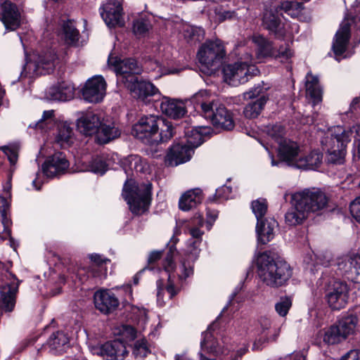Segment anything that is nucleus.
Wrapping results in <instances>:
<instances>
[{"label": "nucleus", "mask_w": 360, "mask_h": 360, "mask_svg": "<svg viewBox=\"0 0 360 360\" xmlns=\"http://www.w3.org/2000/svg\"><path fill=\"white\" fill-rule=\"evenodd\" d=\"M102 119L100 115L94 112H86L77 120V127L79 131L88 136L96 134L102 124Z\"/></svg>", "instance_id": "nucleus-14"}, {"label": "nucleus", "mask_w": 360, "mask_h": 360, "mask_svg": "<svg viewBox=\"0 0 360 360\" xmlns=\"http://www.w3.org/2000/svg\"><path fill=\"white\" fill-rule=\"evenodd\" d=\"M74 132L72 128L66 122L57 124L55 141L63 148L69 147L74 141Z\"/></svg>", "instance_id": "nucleus-33"}, {"label": "nucleus", "mask_w": 360, "mask_h": 360, "mask_svg": "<svg viewBox=\"0 0 360 360\" xmlns=\"http://www.w3.org/2000/svg\"><path fill=\"white\" fill-rule=\"evenodd\" d=\"M185 134L186 141L184 143L192 147L193 150L200 146L203 142L202 134L198 128H188Z\"/></svg>", "instance_id": "nucleus-43"}, {"label": "nucleus", "mask_w": 360, "mask_h": 360, "mask_svg": "<svg viewBox=\"0 0 360 360\" xmlns=\"http://www.w3.org/2000/svg\"><path fill=\"white\" fill-rule=\"evenodd\" d=\"M162 112L174 119L182 117L186 112L184 103L179 100L164 97L160 104Z\"/></svg>", "instance_id": "nucleus-25"}, {"label": "nucleus", "mask_w": 360, "mask_h": 360, "mask_svg": "<svg viewBox=\"0 0 360 360\" xmlns=\"http://www.w3.org/2000/svg\"><path fill=\"white\" fill-rule=\"evenodd\" d=\"M338 269L345 274L360 276V255H353L340 259Z\"/></svg>", "instance_id": "nucleus-31"}, {"label": "nucleus", "mask_w": 360, "mask_h": 360, "mask_svg": "<svg viewBox=\"0 0 360 360\" xmlns=\"http://www.w3.org/2000/svg\"><path fill=\"white\" fill-rule=\"evenodd\" d=\"M108 65L112 68H135L137 62L134 58H122L110 54L108 60Z\"/></svg>", "instance_id": "nucleus-46"}, {"label": "nucleus", "mask_w": 360, "mask_h": 360, "mask_svg": "<svg viewBox=\"0 0 360 360\" xmlns=\"http://www.w3.org/2000/svg\"><path fill=\"white\" fill-rule=\"evenodd\" d=\"M349 210L353 217L360 223V197L351 202Z\"/></svg>", "instance_id": "nucleus-64"}, {"label": "nucleus", "mask_w": 360, "mask_h": 360, "mask_svg": "<svg viewBox=\"0 0 360 360\" xmlns=\"http://www.w3.org/2000/svg\"><path fill=\"white\" fill-rule=\"evenodd\" d=\"M352 20L345 18L334 37L332 49L335 56H341L346 51L351 37L350 28Z\"/></svg>", "instance_id": "nucleus-11"}, {"label": "nucleus", "mask_w": 360, "mask_h": 360, "mask_svg": "<svg viewBox=\"0 0 360 360\" xmlns=\"http://www.w3.org/2000/svg\"><path fill=\"white\" fill-rule=\"evenodd\" d=\"M304 9L303 4L295 1H283L279 6V11H283L290 17L300 18Z\"/></svg>", "instance_id": "nucleus-40"}, {"label": "nucleus", "mask_w": 360, "mask_h": 360, "mask_svg": "<svg viewBox=\"0 0 360 360\" xmlns=\"http://www.w3.org/2000/svg\"><path fill=\"white\" fill-rule=\"evenodd\" d=\"M48 94L51 100L69 101L75 96V86L71 82H63L50 88Z\"/></svg>", "instance_id": "nucleus-21"}, {"label": "nucleus", "mask_w": 360, "mask_h": 360, "mask_svg": "<svg viewBox=\"0 0 360 360\" xmlns=\"http://www.w3.org/2000/svg\"><path fill=\"white\" fill-rule=\"evenodd\" d=\"M345 340L335 324L326 330L323 338V342L328 345L338 344Z\"/></svg>", "instance_id": "nucleus-44"}, {"label": "nucleus", "mask_w": 360, "mask_h": 360, "mask_svg": "<svg viewBox=\"0 0 360 360\" xmlns=\"http://www.w3.org/2000/svg\"><path fill=\"white\" fill-rule=\"evenodd\" d=\"M161 125H164V118L152 115L144 116L134 126V134L137 139H148L159 131Z\"/></svg>", "instance_id": "nucleus-8"}, {"label": "nucleus", "mask_w": 360, "mask_h": 360, "mask_svg": "<svg viewBox=\"0 0 360 360\" xmlns=\"http://www.w3.org/2000/svg\"><path fill=\"white\" fill-rule=\"evenodd\" d=\"M176 252V249L171 247L167 254L164 262V268L167 272H172L175 269V265L173 263V258Z\"/></svg>", "instance_id": "nucleus-60"}, {"label": "nucleus", "mask_w": 360, "mask_h": 360, "mask_svg": "<svg viewBox=\"0 0 360 360\" xmlns=\"http://www.w3.org/2000/svg\"><path fill=\"white\" fill-rule=\"evenodd\" d=\"M69 340L67 335L62 332H56L53 333L47 343L53 349L60 350V347L68 344Z\"/></svg>", "instance_id": "nucleus-48"}, {"label": "nucleus", "mask_w": 360, "mask_h": 360, "mask_svg": "<svg viewBox=\"0 0 360 360\" xmlns=\"http://www.w3.org/2000/svg\"><path fill=\"white\" fill-rule=\"evenodd\" d=\"M322 154L318 150H312L309 153H301L293 164L294 167L300 169H314L319 167L322 163Z\"/></svg>", "instance_id": "nucleus-24"}, {"label": "nucleus", "mask_w": 360, "mask_h": 360, "mask_svg": "<svg viewBox=\"0 0 360 360\" xmlns=\"http://www.w3.org/2000/svg\"><path fill=\"white\" fill-rule=\"evenodd\" d=\"M279 11H276V15L271 11H266L263 16L264 26L271 32H276L281 25V20L278 17Z\"/></svg>", "instance_id": "nucleus-42"}, {"label": "nucleus", "mask_w": 360, "mask_h": 360, "mask_svg": "<svg viewBox=\"0 0 360 360\" xmlns=\"http://www.w3.org/2000/svg\"><path fill=\"white\" fill-rule=\"evenodd\" d=\"M94 298L96 308L103 314L112 312L120 304L118 299L108 290L97 291Z\"/></svg>", "instance_id": "nucleus-16"}, {"label": "nucleus", "mask_w": 360, "mask_h": 360, "mask_svg": "<svg viewBox=\"0 0 360 360\" xmlns=\"http://www.w3.org/2000/svg\"><path fill=\"white\" fill-rule=\"evenodd\" d=\"M193 150L192 147L186 144L184 141L174 143L169 148V151L165 157V162L167 166H176L184 163L192 157Z\"/></svg>", "instance_id": "nucleus-10"}, {"label": "nucleus", "mask_w": 360, "mask_h": 360, "mask_svg": "<svg viewBox=\"0 0 360 360\" xmlns=\"http://www.w3.org/2000/svg\"><path fill=\"white\" fill-rule=\"evenodd\" d=\"M120 135V131L114 124L107 125L102 122L96 133L98 142L104 144L117 138Z\"/></svg>", "instance_id": "nucleus-37"}, {"label": "nucleus", "mask_w": 360, "mask_h": 360, "mask_svg": "<svg viewBox=\"0 0 360 360\" xmlns=\"http://www.w3.org/2000/svg\"><path fill=\"white\" fill-rule=\"evenodd\" d=\"M54 110H45L43 112L41 118L34 124L33 127L42 131H46L52 127L54 124Z\"/></svg>", "instance_id": "nucleus-45"}, {"label": "nucleus", "mask_w": 360, "mask_h": 360, "mask_svg": "<svg viewBox=\"0 0 360 360\" xmlns=\"http://www.w3.org/2000/svg\"><path fill=\"white\" fill-rule=\"evenodd\" d=\"M68 167L69 162L65 156L58 153L52 155L44 163L42 170L47 177H53L63 173Z\"/></svg>", "instance_id": "nucleus-17"}, {"label": "nucleus", "mask_w": 360, "mask_h": 360, "mask_svg": "<svg viewBox=\"0 0 360 360\" xmlns=\"http://www.w3.org/2000/svg\"><path fill=\"white\" fill-rule=\"evenodd\" d=\"M151 184L140 185L133 179L127 180L123 187L122 196L127 201L131 211L136 214L146 212L150 202Z\"/></svg>", "instance_id": "nucleus-3"}, {"label": "nucleus", "mask_w": 360, "mask_h": 360, "mask_svg": "<svg viewBox=\"0 0 360 360\" xmlns=\"http://www.w3.org/2000/svg\"><path fill=\"white\" fill-rule=\"evenodd\" d=\"M1 20L6 30L14 31L21 24L22 18L17 6L9 2L5 1L1 4Z\"/></svg>", "instance_id": "nucleus-12"}, {"label": "nucleus", "mask_w": 360, "mask_h": 360, "mask_svg": "<svg viewBox=\"0 0 360 360\" xmlns=\"http://www.w3.org/2000/svg\"><path fill=\"white\" fill-rule=\"evenodd\" d=\"M202 338L200 343V360H217L214 356L219 353V349L213 334L207 330L202 333Z\"/></svg>", "instance_id": "nucleus-20"}, {"label": "nucleus", "mask_w": 360, "mask_h": 360, "mask_svg": "<svg viewBox=\"0 0 360 360\" xmlns=\"http://www.w3.org/2000/svg\"><path fill=\"white\" fill-rule=\"evenodd\" d=\"M160 141H167L173 136V127L172 124L164 119V125L160 127Z\"/></svg>", "instance_id": "nucleus-58"}, {"label": "nucleus", "mask_w": 360, "mask_h": 360, "mask_svg": "<svg viewBox=\"0 0 360 360\" xmlns=\"http://www.w3.org/2000/svg\"><path fill=\"white\" fill-rule=\"evenodd\" d=\"M278 150L280 158L291 166H294L293 162L298 159L301 153L298 143L288 139H281Z\"/></svg>", "instance_id": "nucleus-19"}, {"label": "nucleus", "mask_w": 360, "mask_h": 360, "mask_svg": "<svg viewBox=\"0 0 360 360\" xmlns=\"http://www.w3.org/2000/svg\"><path fill=\"white\" fill-rule=\"evenodd\" d=\"M326 298L329 307L334 310L344 308L349 298L347 285L340 281H334L329 283Z\"/></svg>", "instance_id": "nucleus-7"}, {"label": "nucleus", "mask_w": 360, "mask_h": 360, "mask_svg": "<svg viewBox=\"0 0 360 360\" xmlns=\"http://www.w3.org/2000/svg\"><path fill=\"white\" fill-rule=\"evenodd\" d=\"M278 226L277 221L273 218L257 221L256 233L257 240L262 244H266L274 237V229Z\"/></svg>", "instance_id": "nucleus-22"}, {"label": "nucleus", "mask_w": 360, "mask_h": 360, "mask_svg": "<svg viewBox=\"0 0 360 360\" xmlns=\"http://www.w3.org/2000/svg\"><path fill=\"white\" fill-rule=\"evenodd\" d=\"M224 82L233 86L247 82L259 74V69H221Z\"/></svg>", "instance_id": "nucleus-15"}, {"label": "nucleus", "mask_w": 360, "mask_h": 360, "mask_svg": "<svg viewBox=\"0 0 360 360\" xmlns=\"http://www.w3.org/2000/svg\"><path fill=\"white\" fill-rule=\"evenodd\" d=\"M335 136L338 139H343L347 143L354 139V146L358 149V155L360 159V124H356L350 128H343L341 126H336Z\"/></svg>", "instance_id": "nucleus-29"}, {"label": "nucleus", "mask_w": 360, "mask_h": 360, "mask_svg": "<svg viewBox=\"0 0 360 360\" xmlns=\"http://www.w3.org/2000/svg\"><path fill=\"white\" fill-rule=\"evenodd\" d=\"M293 200H297L300 205L309 214H319L328 206L329 198L319 188H305L292 194Z\"/></svg>", "instance_id": "nucleus-4"}, {"label": "nucleus", "mask_w": 360, "mask_h": 360, "mask_svg": "<svg viewBox=\"0 0 360 360\" xmlns=\"http://www.w3.org/2000/svg\"><path fill=\"white\" fill-rule=\"evenodd\" d=\"M176 274L180 279H186L193 274V266L189 261L184 259L176 269Z\"/></svg>", "instance_id": "nucleus-53"}, {"label": "nucleus", "mask_w": 360, "mask_h": 360, "mask_svg": "<svg viewBox=\"0 0 360 360\" xmlns=\"http://www.w3.org/2000/svg\"><path fill=\"white\" fill-rule=\"evenodd\" d=\"M132 97L143 102H149L150 98L160 95L159 89L151 82L140 81L131 93Z\"/></svg>", "instance_id": "nucleus-27"}, {"label": "nucleus", "mask_w": 360, "mask_h": 360, "mask_svg": "<svg viewBox=\"0 0 360 360\" xmlns=\"http://www.w3.org/2000/svg\"><path fill=\"white\" fill-rule=\"evenodd\" d=\"M202 201V191L195 188L186 192L180 198L179 206L181 210L188 211Z\"/></svg>", "instance_id": "nucleus-32"}, {"label": "nucleus", "mask_w": 360, "mask_h": 360, "mask_svg": "<svg viewBox=\"0 0 360 360\" xmlns=\"http://www.w3.org/2000/svg\"><path fill=\"white\" fill-rule=\"evenodd\" d=\"M338 269L345 274L360 276V255H353L340 259Z\"/></svg>", "instance_id": "nucleus-30"}, {"label": "nucleus", "mask_w": 360, "mask_h": 360, "mask_svg": "<svg viewBox=\"0 0 360 360\" xmlns=\"http://www.w3.org/2000/svg\"><path fill=\"white\" fill-rule=\"evenodd\" d=\"M204 220L202 216L198 215L195 217L192 221L188 224L187 231L189 234L194 238H201L204 232L200 230V228L203 226Z\"/></svg>", "instance_id": "nucleus-47"}, {"label": "nucleus", "mask_w": 360, "mask_h": 360, "mask_svg": "<svg viewBox=\"0 0 360 360\" xmlns=\"http://www.w3.org/2000/svg\"><path fill=\"white\" fill-rule=\"evenodd\" d=\"M215 15L219 22H223L226 20H233L237 18V15L235 11L223 9L217 11H215Z\"/></svg>", "instance_id": "nucleus-61"}, {"label": "nucleus", "mask_w": 360, "mask_h": 360, "mask_svg": "<svg viewBox=\"0 0 360 360\" xmlns=\"http://www.w3.org/2000/svg\"><path fill=\"white\" fill-rule=\"evenodd\" d=\"M252 210L257 221L262 220L267 211V204L265 199H258L252 201Z\"/></svg>", "instance_id": "nucleus-50"}, {"label": "nucleus", "mask_w": 360, "mask_h": 360, "mask_svg": "<svg viewBox=\"0 0 360 360\" xmlns=\"http://www.w3.org/2000/svg\"><path fill=\"white\" fill-rule=\"evenodd\" d=\"M266 133L271 139H274L278 144L281 139H285L283 136L284 134V128L278 124L267 126Z\"/></svg>", "instance_id": "nucleus-56"}, {"label": "nucleus", "mask_w": 360, "mask_h": 360, "mask_svg": "<svg viewBox=\"0 0 360 360\" xmlns=\"http://www.w3.org/2000/svg\"><path fill=\"white\" fill-rule=\"evenodd\" d=\"M96 354L103 357L105 360H119L127 354L125 345L119 340L108 342L96 349Z\"/></svg>", "instance_id": "nucleus-18"}, {"label": "nucleus", "mask_w": 360, "mask_h": 360, "mask_svg": "<svg viewBox=\"0 0 360 360\" xmlns=\"http://www.w3.org/2000/svg\"><path fill=\"white\" fill-rule=\"evenodd\" d=\"M38 69H22L18 80L21 82H31L38 76Z\"/></svg>", "instance_id": "nucleus-59"}, {"label": "nucleus", "mask_w": 360, "mask_h": 360, "mask_svg": "<svg viewBox=\"0 0 360 360\" xmlns=\"http://www.w3.org/2000/svg\"><path fill=\"white\" fill-rule=\"evenodd\" d=\"M106 82L103 77L96 75L89 79L82 89L84 99L89 103H98L105 95Z\"/></svg>", "instance_id": "nucleus-9"}, {"label": "nucleus", "mask_w": 360, "mask_h": 360, "mask_svg": "<svg viewBox=\"0 0 360 360\" xmlns=\"http://www.w3.org/2000/svg\"><path fill=\"white\" fill-rule=\"evenodd\" d=\"M292 306L290 298L284 297L275 304V309L277 314L281 316H285Z\"/></svg>", "instance_id": "nucleus-55"}, {"label": "nucleus", "mask_w": 360, "mask_h": 360, "mask_svg": "<svg viewBox=\"0 0 360 360\" xmlns=\"http://www.w3.org/2000/svg\"><path fill=\"white\" fill-rule=\"evenodd\" d=\"M263 90L264 88L262 86V84H258L249 91L245 92L243 94V98L245 100L255 98L263 94Z\"/></svg>", "instance_id": "nucleus-63"}, {"label": "nucleus", "mask_w": 360, "mask_h": 360, "mask_svg": "<svg viewBox=\"0 0 360 360\" xmlns=\"http://www.w3.org/2000/svg\"><path fill=\"white\" fill-rule=\"evenodd\" d=\"M19 148V145L16 143L2 147L11 165H15L18 160Z\"/></svg>", "instance_id": "nucleus-57"}, {"label": "nucleus", "mask_w": 360, "mask_h": 360, "mask_svg": "<svg viewBox=\"0 0 360 360\" xmlns=\"http://www.w3.org/2000/svg\"><path fill=\"white\" fill-rule=\"evenodd\" d=\"M341 139L335 136L334 127L321 140L323 148L327 152V160L330 163L341 165L345 162L347 143Z\"/></svg>", "instance_id": "nucleus-5"}, {"label": "nucleus", "mask_w": 360, "mask_h": 360, "mask_svg": "<svg viewBox=\"0 0 360 360\" xmlns=\"http://www.w3.org/2000/svg\"><path fill=\"white\" fill-rule=\"evenodd\" d=\"M357 323V316L350 314L343 316L335 323V325L343 338L346 340L348 336L354 333Z\"/></svg>", "instance_id": "nucleus-34"}, {"label": "nucleus", "mask_w": 360, "mask_h": 360, "mask_svg": "<svg viewBox=\"0 0 360 360\" xmlns=\"http://www.w3.org/2000/svg\"><path fill=\"white\" fill-rule=\"evenodd\" d=\"M256 265L260 281L272 288L285 285L292 276L290 266L283 260L274 259L268 252L258 255Z\"/></svg>", "instance_id": "nucleus-1"}, {"label": "nucleus", "mask_w": 360, "mask_h": 360, "mask_svg": "<svg viewBox=\"0 0 360 360\" xmlns=\"http://www.w3.org/2000/svg\"><path fill=\"white\" fill-rule=\"evenodd\" d=\"M79 33L72 21L65 22L63 25L62 37L66 44L76 46Z\"/></svg>", "instance_id": "nucleus-39"}, {"label": "nucleus", "mask_w": 360, "mask_h": 360, "mask_svg": "<svg viewBox=\"0 0 360 360\" xmlns=\"http://www.w3.org/2000/svg\"><path fill=\"white\" fill-rule=\"evenodd\" d=\"M252 41L257 46V57L262 58L271 54L272 46L264 37L260 34L252 36Z\"/></svg>", "instance_id": "nucleus-41"}, {"label": "nucleus", "mask_w": 360, "mask_h": 360, "mask_svg": "<svg viewBox=\"0 0 360 360\" xmlns=\"http://www.w3.org/2000/svg\"><path fill=\"white\" fill-rule=\"evenodd\" d=\"M18 286L19 281L13 277L10 283L3 285L0 289L1 300L8 311H11L14 308Z\"/></svg>", "instance_id": "nucleus-23"}, {"label": "nucleus", "mask_w": 360, "mask_h": 360, "mask_svg": "<svg viewBox=\"0 0 360 360\" xmlns=\"http://www.w3.org/2000/svg\"><path fill=\"white\" fill-rule=\"evenodd\" d=\"M268 100L269 97L267 96L262 95L255 101L248 103L243 110L244 116L248 119L258 117Z\"/></svg>", "instance_id": "nucleus-36"}, {"label": "nucleus", "mask_w": 360, "mask_h": 360, "mask_svg": "<svg viewBox=\"0 0 360 360\" xmlns=\"http://www.w3.org/2000/svg\"><path fill=\"white\" fill-rule=\"evenodd\" d=\"M207 93L200 91L193 98L195 109L202 116L210 120L217 128L231 130L235 126L233 116L218 100L205 98Z\"/></svg>", "instance_id": "nucleus-2"}, {"label": "nucleus", "mask_w": 360, "mask_h": 360, "mask_svg": "<svg viewBox=\"0 0 360 360\" xmlns=\"http://www.w3.org/2000/svg\"><path fill=\"white\" fill-rule=\"evenodd\" d=\"M225 56V49L219 40L208 41L203 44L197 53V58L202 65H216Z\"/></svg>", "instance_id": "nucleus-6"}, {"label": "nucleus", "mask_w": 360, "mask_h": 360, "mask_svg": "<svg viewBox=\"0 0 360 360\" xmlns=\"http://www.w3.org/2000/svg\"><path fill=\"white\" fill-rule=\"evenodd\" d=\"M184 37L190 44H195L204 38V30L201 27L185 25L183 30Z\"/></svg>", "instance_id": "nucleus-38"}, {"label": "nucleus", "mask_w": 360, "mask_h": 360, "mask_svg": "<svg viewBox=\"0 0 360 360\" xmlns=\"http://www.w3.org/2000/svg\"><path fill=\"white\" fill-rule=\"evenodd\" d=\"M152 27V24L148 18H141L134 22L133 30L136 35H143L148 32Z\"/></svg>", "instance_id": "nucleus-49"}, {"label": "nucleus", "mask_w": 360, "mask_h": 360, "mask_svg": "<svg viewBox=\"0 0 360 360\" xmlns=\"http://www.w3.org/2000/svg\"><path fill=\"white\" fill-rule=\"evenodd\" d=\"M114 70L117 77V80L120 82H122L130 91V93H131L133 89H135L136 84L140 82V81L138 80V77L136 75L137 74H139V72L134 73L131 71V69H125L124 70V69Z\"/></svg>", "instance_id": "nucleus-35"}, {"label": "nucleus", "mask_w": 360, "mask_h": 360, "mask_svg": "<svg viewBox=\"0 0 360 360\" xmlns=\"http://www.w3.org/2000/svg\"><path fill=\"white\" fill-rule=\"evenodd\" d=\"M291 209L285 215V223L291 226L301 224L308 217L309 214L297 200H293L292 195L291 196Z\"/></svg>", "instance_id": "nucleus-28"}, {"label": "nucleus", "mask_w": 360, "mask_h": 360, "mask_svg": "<svg viewBox=\"0 0 360 360\" xmlns=\"http://www.w3.org/2000/svg\"><path fill=\"white\" fill-rule=\"evenodd\" d=\"M306 95L314 105L320 103L323 99V89L321 87L319 79L311 72L306 75Z\"/></svg>", "instance_id": "nucleus-26"}, {"label": "nucleus", "mask_w": 360, "mask_h": 360, "mask_svg": "<svg viewBox=\"0 0 360 360\" xmlns=\"http://www.w3.org/2000/svg\"><path fill=\"white\" fill-rule=\"evenodd\" d=\"M148 352L149 349L146 340H139L135 342L133 349V354L136 359H141L146 356Z\"/></svg>", "instance_id": "nucleus-54"}, {"label": "nucleus", "mask_w": 360, "mask_h": 360, "mask_svg": "<svg viewBox=\"0 0 360 360\" xmlns=\"http://www.w3.org/2000/svg\"><path fill=\"white\" fill-rule=\"evenodd\" d=\"M122 7L119 0H112L103 5L101 15L108 27L121 25Z\"/></svg>", "instance_id": "nucleus-13"}, {"label": "nucleus", "mask_w": 360, "mask_h": 360, "mask_svg": "<svg viewBox=\"0 0 360 360\" xmlns=\"http://www.w3.org/2000/svg\"><path fill=\"white\" fill-rule=\"evenodd\" d=\"M129 162L130 167L131 169H134L136 172H144V165L143 164V160L139 156H131L129 159Z\"/></svg>", "instance_id": "nucleus-62"}, {"label": "nucleus", "mask_w": 360, "mask_h": 360, "mask_svg": "<svg viewBox=\"0 0 360 360\" xmlns=\"http://www.w3.org/2000/svg\"><path fill=\"white\" fill-rule=\"evenodd\" d=\"M8 209V202L4 197L0 196V214L2 218V224L4 227V231L10 233L8 227L11 224V220L7 217V210Z\"/></svg>", "instance_id": "nucleus-52"}, {"label": "nucleus", "mask_w": 360, "mask_h": 360, "mask_svg": "<svg viewBox=\"0 0 360 360\" xmlns=\"http://www.w3.org/2000/svg\"><path fill=\"white\" fill-rule=\"evenodd\" d=\"M107 169L105 161L101 158L96 157L89 162L87 169L94 173L103 174Z\"/></svg>", "instance_id": "nucleus-51"}]
</instances>
